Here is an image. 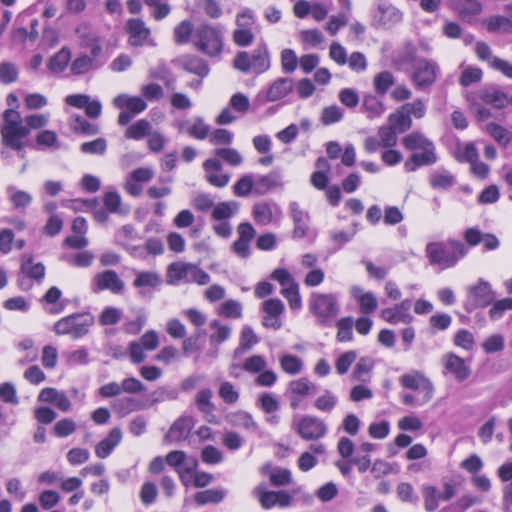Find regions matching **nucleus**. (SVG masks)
I'll return each mask as SVG.
<instances>
[{
    "label": "nucleus",
    "instance_id": "1",
    "mask_svg": "<svg viewBox=\"0 0 512 512\" xmlns=\"http://www.w3.org/2000/svg\"><path fill=\"white\" fill-rule=\"evenodd\" d=\"M48 122V114H31L22 119L20 113L15 109H6L3 112V122L0 125L1 144L10 147L21 158H24V139L31 130L41 129Z\"/></svg>",
    "mask_w": 512,
    "mask_h": 512
},
{
    "label": "nucleus",
    "instance_id": "2",
    "mask_svg": "<svg viewBox=\"0 0 512 512\" xmlns=\"http://www.w3.org/2000/svg\"><path fill=\"white\" fill-rule=\"evenodd\" d=\"M465 243L454 238L445 241L429 242L425 247V255L429 263L440 270L452 268L468 254Z\"/></svg>",
    "mask_w": 512,
    "mask_h": 512
},
{
    "label": "nucleus",
    "instance_id": "3",
    "mask_svg": "<svg viewBox=\"0 0 512 512\" xmlns=\"http://www.w3.org/2000/svg\"><path fill=\"white\" fill-rule=\"evenodd\" d=\"M270 64V54L265 44L259 45L251 54L241 51L233 60L235 69L256 75L266 72L270 68Z\"/></svg>",
    "mask_w": 512,
    "mask_h": 512
},
{
    "label": "nucleus",
    "instance_id": "4",
    "mask_svg": "<svg viewBox=\"0 0 512 512\" xmlns=\"http://www.w3.org/2000/svg\"><path fill=\"white\" fill-rule=\"evenodd\" d=\"M309 308L316 317L317 322L321 325L332 321L340 311L338 299L331 293H312L309 300Z\"/></svg>",
    "mask_w": 512,
    "mask_h": 512
},
{
    "label": "nucleus",
    "instance_id": "5",
    "mask_svg": "<svg viewBox=\"0 0 512 512\" xmlns=\"http://www.w3.org/2000/svg\"><path fill=\"white\" fill-rule=\"evenodd\" d=\"M168 278L171 283L194 282L199 285H206L210 282V276L198 265L183 261L173 262L168 266Z\"/></svg>",
    "mask_w": 512,
    "mask_h": 512
},
{
    "label": "nucleus",
    "instance_id": "6",
    "mask_svg": "<svg viewBox=\"0 0 512 512\" xmlns=\"http://www.w3.org/2000/svg\"><path fill=\"white\" fill-rule=\"evenodd\" d=\"M496 298L491 284L480 278L476 284L467 288V297L463 303L466 312L471 313L478 308L490 306Z\"/></svg>",
    "mask_w": 512,
    "mask_h": 512
},
{
    "label": "nucleus",
    "instance_id": "7",
    "mask_svg": "<svg viewBox=\"0 0 512 512\" xmlns=\"http://www.w3.org/2000/svg\"><path fill=\"white\" fill-rule=\"evenodd\" d=\"M94 323V318L89 313L73 314L57 321L54 331L57 335H71L78 339L89 332Z\"/></svg>",
    "mask_w": 512,
    "mask_h": 512
},
{
    "label": "nucleus",
    "instance_id": "8",
    "mask_svg": "<svg viewBox=\"0 0 512 512\" xmlns=\"http://www.w3.org/2000/svg\"><path fill=\"white\" fill-rule=\"evenodd\" d=\"M194 45L198 50L210 57L218 56L223 47L221 33L210 25H200L194 33Z\"/></svg>",
    "mask_w": 512,
    "mask_h": 512
},
{
    "label": "nucleus",
    "instance_id": "9",
    "mask_svg": "<svg viewBox=\"0 0 512 512\" xmlns=\"http://www.w3.org/2000/svg\"><path fill=\"white\" fill-rule=\"evenodd\" d=\"M124 287V282L114 270H105L95 274L91 283V290L94 293L109 290L114 294H120Z\"/></svg>",
    "mask_w": 512,
    "mask_h": 512
},
{
    "label": "nucleus",
    "instance_id": "10",
    "mask_svg": "<svg viewBox=\"0 0 512 512\" xmlns=\"http://www.w3.org/2000/svg\"><path fill=\"white\" fill-rule=\"evenodd\" d=\"M125 31L129 35L128 43L133 47L153 45L150 39L151 31L140 18H132L126 22Z\"/></svg>",
    "mask_w": 512,
    "mask_h": 512
},
{
    "label": "nucleus",
    "instance_id": "11",
    "mask_svg": "<svg viewBox=\"0 0 512 512\" xmlns=\"http://www.w3.org/2000/svg\"><path fill=\"white\" fill-rule=\"evenodd\" d=\"M297 433L305 440H317L327 432L323 420L314 416H304L297 424Z\"/></svg>",
    "mask_w": 512,
    "mask_h": 512
},
{
    "label": "nucleus",
    "instance_id": "12",
    "mask_svg": "<svg viewBox=\"0 0 512 512\" xmlns=\"http://www.w3.org/2000/svg\"><path fill=\"white\" fill-rule=\"evenodd\" d=\"M440 75L439 65L430 59H418V90L429 91Z\"/></svg>",
    "mask_w": 512,
    "mask_h": 512
},
{
    "label": "nucleus",
    "instance_id": "13",
    "mask_svg": "<svg viewBox=\"0 0 512 512\" xmlns=\"http://www.w3.org/2000/svg\"><path fill=\"white\" fill-rule=\"evenodd\" d=\"M294 87V82L291 78H278L275 80L265 92L264 95L259 93L256 99L260 103L275 102L286 97Z\"/></svg>",
    "mask_w": 512,
    "mask_h": 512
},
{
    "label": "nucleus",
    "instance_id": "14",
    "mask_svg": "<svg viewBox=\"0 0 512 512\" xmlns=\"http://www.w3.org/2000/svg\"><path fill=\"white\" fill-rule=\"evenodd\" d=\"M414 110L413 104L403 105L395 113L390 114L388 118L389 125L393 127L397 133L405 132L412 125L411 115L414 114Z\"/></svg>",
    "mask_w": 512,
    "mask_h": 512
},
{
    "label": "nucleus",
    "instance_id": "15",
    "mask_svg": "<svg viewBox=\"0 0 512 512\" xmlns=\"http://www.w3.org/2000/svg\"><path fill=\"white\" fill-rule=\"evenodd\" d=\"M194 426V419L191 416H182L178 418L170 427L165 436L168 442L177 443L185 440Z\"/></svg>",
    "mask_w": 512,
    "mask_h": 512
},
{
    "label": "nucleus",
    "instance_id": "16",
    "mask_svg": "<svg viewBox=\"0 0 512 512\" xmlns=\"http://www.w3.org/2000/svg\"><path fill=\"white\" fill-rule=\"evenodd\" d=\"M252 213L254 220L259 225H269L275 219L279 218L281 212L276 205L262 201L253 205Z\"/></svg>",
    "mask_w": 512,
    "mask_h": 512
},
{
    "label": "nucleus",
    "instance_id": "17",
    "mask_svg": "<svg viewBox=\"0 0 512 512\" xmlns=\"http://www.w3.org/2000/svg\"><path fill=\"white\" fill-rule=\"evenodd\" d=\"M452 10L458 13L459 17L467 22L482 12V5L478 0H449Z\"/></svg>",
    "mask_w": 512,
    "mask_h": 512
},
{
    "label": "nucleus",
    "instance_id": "18",
    "mask_svg": "<svg viewBox=\"0 0 512 512\" xmlns=\"http://www.w3.org/2000/svg\"><path fill=\"white\" fill-rule=\"evenodd\" d=\"M444 367L458 382L466 380L471 374V369L465 361L454 353L445 356Z\"/></svg>",
    "mask_w": 512,
    "mask_h": 512
},
{
    "label": "nucleus",
    "instance_id": "19",
    "mask_svg": "<svg viewBox=\"0 0 512 512\" xmlns=\"http://www.w3.org/2000/svg\"><path fill=\"white\" fill-rule=\"evenodd\" d=\"M255 179V195L261 196L269 193L273 189L281 187L282 176L279 171H271L266 175H258Z\"/></svg>",
    "mask_w": 512,
    "mask_h": 512
},
{
    "label": "nucleus",
    "instance_id": "20",
    "mask_svg": "<svg viewBox=\"0 0 512 512\" xmlns=\"http://www.w3.org/2000/svg\"><path fill=\"white\" fill-rule=\"evenodd\" d=\"M182 69L188 73L205 78L209 74L208 63L197 55H184L178 59Z\"/></svg>",
    "mask_w": 512,
    "mask_h": 512
},
{
    "label": "nucleus",
    "instance_id": "21",
    "mask_svg": "<svg viewBox=\"0 0 512 512\" xmlns=\"http://www.w3.org/2000/svg\"><path fill=\"white\" fill-rule=\"evenodd\" d=\"M437 159L432 141L418 133V167L433 165L437 162Z\"/></svg>",
    "mask_w": 512,
    "mask_h": 512
},
{
    "label": "nucleus",
    "instance_id": "22",
    "mask_svg": "<svg viewBox=\"0 0 512 512\" xmlns=\"http://www.w3.org/2000/svg\"><path fill=\"white\" fill-rule=\"evenodd\" d=\"M508 95L496 87H486L479 91V99L495 109H503L508 104Z\"/></svg>",
    "mask_w": 512,
    "mask_h": 512
},
{
    "label": "nucleus",
    "instance_id": "23",
    "mask_svg": "<svg viewBox=\"0 0 512 512\" xmlns=\"http://www.w3.org/2000/svg\"><path fill=\"white\" fill-rule=\"evenodd\" d=\"M289 210L294 222L293 236L295 238L305 237L308 231V214L300 209L297 202L290 203Z\"/></svg>",
    "mask_w": 512,
    "mask_h": 512
},
{
    "label": "nucleus",
    "instance_id": "24",
    "mask_svg": "<svg viewBox=\"0 0 512 512\" xmlns=\"http://www.w3.org/2000/svg\"><path fill=\"white\" fill-rule=\"evenodd\" d=\"M122 439V431L120 428L116 427L113 428L107 437H105L103 440H101L96 448L95 453L96 455L101 458H107L111 452L114 450V448L121 442Z\"/></svg>",
    "mask_w": 512,
    "mask_h": 512
},
{
    "label": "nucleus",
    "instance_id": "25",
    "mask_svg": "<svg viewBox=\"0 0 512 512\" xmlns=\"http://www.w3.org/2000/svg\"><path fill=\"white\" fill-rule=\"evenodd\" d=\"M113 103L117 108H125L134 115L141 113L147 108V104L143 98L138 96H129L126 94L117 96Z\"/></svg>",
    "mask_w": 512,
    "mask_h": 512
},
{
    "label": "nucleus",
    "instance_id": "26",
    "mask_svg": "<svg viewBox=\"0 0 512 512\" xmlns=\"http://www.w3.org/2000/svg\"><path fill=\"white\" fill-rule=\"evenodd\" d=\"M21 273L40 282L44 278L45 267L40 262L34 263L32 256L24 255L21 258Z\"/></svg>",
    "mask_w": 512,
    "mask_h": 512
},
{
    "label": "nucleus",
    "instance_id": "27",
    "mask_svg": "<svg viewBox=\"0 0 512 512\" xmlns=\"http://www.w3.org/2000/svg\"><path fill=\"white\" fill-rule=\"evenodd\" d=\"M402 14L401 12L393 7V6H383L380 5L378 7L377 13L374 16L375 21L383 26H390L394 23H397L401 20Z\"/></svg>",
    "mask_w": 512,
    "mask_h": 512
},
{
    "label": "nucleus",
    "instance_id": "28",
    "mask_svg": "<svg viewBox=\"0 0 512 512\" xmlns=\"http://www.w3.org/2000/svg\"><path fill=\"white\" fill-rule=\"evenodd\" d=\"M239 210V204L235 201L220 202L215 204L211 217L215 221H227Z\"/></svg>",
    "mask_w": 512,
    "mask_h": 512
},
{
    "label": "nucleus",
    "instance_id": "29",
    "mask_svg": "<svg viewBox=\"0 0 512 512\" xmlns=\"http://www.w3.org/2000/svg\"><path fill=\"white\" fill-rule=\"evenodd\" d=\"M69 126L75 133L87 136H93L99 132L98 125L88 122L80 115H72L69 119Z\"/></svg>",
    "mask_w": 512,
    "mask_h": 512
},
{
    "label": "nucleus",
    "instance_id": "30",
    "mask_svg": "<svg viewBox=\"0 0 512 512\" xmlns=\"http://www.w3.org/2000/svg\"><path fill=\"white\" fill-rule=\"evenodd\" d=\"M227 492L224 489H207L197 492L194 500L197 505L203 506L208 503H220L226 496Z\"/></svg>",
    "mask_w": 512,
    "mask_h": 512
},
{
    "label": "nucleus",
    "instance_id": "31",
    "mask_svg": "<svg viewBox=\"0 0 512 512\" xmlns=\"http://www.w3.org/2000/svg\"><path fill=\"white\" fill-rule=\"evenodd\" d=\"M151 130V123L146 119H140L126 129L125 137L128 139L140 140L145 136H148Z\"/></svg>",
    "mask_w": 512,
    "mask_h": 512
},
{
    "label": "nucleus",
    "instance_id": "32",
    "mask_svg": "<svg viewBox=\"0 0 512 512\" xmlns=\"http://www.w3.org/2000/svg\"><path fill=\"white\" fill-rule=\"evenodd\" d=\"M362 109L367 113L369 118L379 117L385 111L383 102L374 95L364 96Z\"/></svg>",
    "mask_w": 512,
    "mask_h": 512
},
{
    "label": "nucleus",
    "instance_id": "33",
    "mask_svg": "<svg viewBox=\"0 0 512 512\" xmlns=\"http://www.w3.org/2000/svg\"><path fill=\"white\" fill-rule=\"evenodd\" d=\"M7 191L15 209L24 211L32 202V196L24 190H17L13 186H9Z\"/></svg>",
    "mask_w": 512,
    "mask_h": 512
},
{
    "label": "nucleus",
    "instance_id": "34",
    "mask_svg": "<svg viewBox=\"0 0 512 512\" xmlns=\"http://www.w3.org/2000/svg\"><path fill=\"white\" fill-rule=\"evenodd\" d=\"M455 184V177L447 170L435 171L430 176V185L437 189H448Z\"/></svg>",
    "mask_w": 512,
    "mask_h": 512
},
{
    "label": "nucleus",
    "instance_id": "35",
    "mask_svg": "<svg viewBox=\"0 0 512 512\" xmlns=\"http://www.w3.org/2000/svg\"><path fill=\"white\" fill-rule=\"evenodd\" d=\"M233 192L238 197L255 194V179L252 174L243 175L233 186Z\"/></svg>",
    "mask_w": 512,
    "mask_h": 512
},
{
    "label": "nucleus",
    "instance_id": "36",
    "mask_svg": "<svg viewBox=\"0 0 512 512\" xmlns=\"http://www.w3.org/2000/svg\"><path fill=\"white\" fill-rule=\"evenodd\" d=\"M213 392L210 388H204L198 391L195 397V403L198 410L204 414H212L215 410V405L212 403L211 398Z\"/></svg>",
    "mask_w": 512,
    "mask_h": 512
},
{
    "label": "nucleus",
    "instance_id": "37",
    "mask_svg": "<svg viewBox=\"0 0 512 512\" xmlns=\"http://www.w3.org/2000/svg\"><path fill=\"white\" fill-rule=\"evenodd\" d=\"M162 280L158 273L152 271L139 272L134 279L133 285L136 288L150 287L155 288L161 284Z\"/></svg>",
    "mask_w": 512,
    "mask_h": 512
},
{
    "label": "nucleus",
    "instance_id": "38",
    "mask_svg": "<svg viewBox=\"0 0 512 512\" xmlns=\"http://www.w3.org/2000/svg\"><path fill=\"white\" fill-rule=\"evenodd\" d=\"M70 58V51L66 48H62L49 59L48 68L54 73H60L66 68Z\"/></svg>",
    "mask_w": 512,
    "mask_h": 512
},
{
    "label": "nucleus",
    "instance_id": "39",
    "mask_svg": "<svg viewBox=\"0 0 512 512\" xmlns=\"http://www.w3.org/2000/svg\"><path fill=\"white\" fill-rule=\"evenodd\" d=\"M103 203L109 213L125 214L126 210L122 208V199L116 191H109L104 194Z\"/></svg>",
    "mask_w": 512,
    "mask_h": 512
},
{
    "label": "nucleus",
    "instance_id": "40",
    "mask_svg": "<svg viewBox=\"0 0 512 512\" xmlns=\"http://www.w3.org/2000/svg\"><path fill=\"white\" fill-rule=\"evenodd\" d=\"M231 424L242 427L247 430H256L257 424L253 420L251 414L245 411H239L228 416Z\"/></svg>",
    "mask_w": 512,
    "mask_h": 512
},
{
    "label": "nucleus",
    "instance_id": "41",
    "mask_svg": "<svg viewBox=\"0 0 512 512\" xmlns=\"http://www.w3.org/2000/svg\"><path fill=\"white\" fill-rule=\"evenodd\" d=\"M393 84L394 77L389 71L380 72L373 80L374 89L380 95H385Z\"/></svg>",
    "mask_w": 512,
    "mask_h": 512
},
{
    "label": "nucleus",
    "instance_id": "42",
    "mask_svg": "<svg viewBox=\"0 0 512 512\" xmlns=\"http://www.w3.org/2000/svg\"><path fill=\"white\" fill-rule=\"evenodd\" d=\"M486 131L500 144L507 145L511 141V133L497 123H488L486 125Z\"/></svg>",
    "mask_w": 512,
    "mask_h": 512
},
{
    "label": "nucleus",
    "instance_id": "43",
    "mask_svg": "<svg viewBox=\"0 0 512 512\" xmlns=\"http://www.w3.org/2000/svg\"><path fill=\"white\" fill-rule=\"evenodd\" d=\"M210 326L215 329V332L210 335L212 345L221 344L230 337L231 328L229 326L222 325L218 320L212 321Z\"/></svg>",
    "mask_w": 512,
    "mask_h": 512
},
{
    "label": "nucleus",
    "instance_id": "44",
    "mask_svg": "<svg viewBox=\"0 0 512 512\" xmlns=\"http://www.w3.org/2000/svg\"><path fill=\"white\" fill-rule=\"evenodd\" d=\"M281 294L287 299L292 310H298L301 308L302 300L299 293L298 283L282 288Z\"/></svg>",
    "mask_w": 512,
    "mask_h": 512
},
{
    "label": "nucleus",
    "instance_id": "45",
    "mask_svg": "<svg viewBox=\"0 0 512 512\" xmlns=\"http://www.w3.org/2000/svg\"><path fill=\"white\" fill-rule=\"evenodd\" d=\"M343 115V110L339 106L331 105L322 110L320 119L323 125L328 126L341 121Z\"/></svg>",
    "mask_w": 512,
    "mask_h": 512
},
{
    "label": "nucleus",
    "instance_id": "46",
    "mask_svg": "<svg viewBox=\"0 0 512 512\" xmlns=\"http://www.w3.org/2000/svg\"><path fill=\"white\" fill-rule=\"evenodd\" d=\"M354 321L352 317H344L340 319L337 323V339L340 342H347L352 340L353 338V329Z\"/></svg>",
    "mask_w": 512,
    "mask_h": 512
},
{
    "label": "nucleus",
    "instance_id": "47",
    "mask_svg": "<svg viewBox=\"0 0 512 512\" xmlns=\"http://www.w3.org/2000/svg\"><path fill=\"white\" fill-rule=\"evenodd\" d=\"M107 149V141L104 138H97L92 141L84 142L80 146V150L84 154L103 155Z\"/></svg>",
    "mask_w": 512,
    "mask_h": 512
},
{
    "label": "nucleus",
    "instance_id": "48",
    "mask_svg": "<svg viewBox=\"0 0 512 512\" xmlns=\"http://www.w3.org/2000/svg\"><path fill=\"white\" fill-rule=\"evenodd\" d=\"M315 386L306 378H300L291 381L289 384L290 392L296 397H304L314 390Z\"/></svg>",
    "mask_w": 512,
    "mask_h": 512
},
{
    "label": "nucleus",
    "instance_id": "49",
    "mask_svg": "<svg viewBox=\"0 0 512 512\" xmlns=\"http://www.w3.org/2000/svg\"><path fill=\"white\" fill-rule=\"evenodd\" d=\"M486 29L488 32L494 33L503 29L504 31H508L512 28V21L507 17L496 15L491 16L485 21Z\"/></svg>",
    "mask_w": 512,
    "mask_h": 512
},
{
    "label": "nucleus",
    "instance_id": "50",
    "mask_svg": "<svg viewBox=\"0 0 512 512\" xmlns=\"http://www.w3.org/2000/svg\"><path fill=\"white\" fill-rule=\"evenodd\" d=\"M418 404L428 402L433 396V385L423 375L418 373Z\"/></svg>",
    "mask_w": 512,
    "mask_h": 512
},
{
    "label": "nucleus",
    "instance_id": "51",
    "mask_svg": "<svg viewBox=\"0 0 512 512\" xmlns=\"http://www.w3.org/2000/svg\"><path fill=\"white\" fill-rule=\"evenodd\" d=\"M218 394L226 404H234L239 400V392L235 389L234 385L228 381L221 383Z\"/></svg>",
    "mask_w": 512,
    "mask_h": 512
},
{
    "label": "nucleus",
    "instance_id": "52",
    "mask_svg": "<svg viewBox=\"0 0 512 512\" xmlns=\"http://www.w3.org/2000/svg\"><path fill=\"white\" fill-rule=\"evenodd\" d=\"M145 4L152 7L151 16L155 20H162L167 17L171 11V7L168 3L162 2L161 0H145Z\"/></svg>",
    "mask_w": 512,
    "mask_h": 512
},
{
    "label": "nucleus",
    "instance_id": "53",
    "mask_svg": "<svg viewBox=\"0 0 512 512\" xmlns=\"http://www.w3.org/2000/svg\"><path fill=\"white\" fill-rule=\"evenodd\" d=\"M280 366L288 374H297L302 370V361L294 355H284L280 359Z\"/></svg>",
    "mask_w": 512,
    "mask_h": 512
},
{
    "label": "nucleus",
    "instance_id": "54",
    "mask_svg": "<svg viewBox=\"0 0 512 512\" xmlns=\"http://www.w3.org/2000/svg\"><path fill=\"white\" fill-rule=\"evenodd\" d=\"M193 26L188 20L180 22L174 29V39L178 44H184L189 41L192 34Z\"/></svg>",
    "mask_w": 512,
    "mask_h": 512
},
{
    "label": "nucleus",
    "instance_id": "55",
    "mask_svg": "<svg viewBox=\"0 0 512 512\" xmlns=\"http://www.w3.org/2000/svg\"><path fill=\"white\" fill-rule=\"evenodd\" d=\"M18 79V69L11 62L0 63V82L10 84Z\"/></svg>",
    "mask_w": 512,
    "mask_h": 512
},
{
    "label": "nucleus",
    "instance_id": "56",
    "mask_svg": "<svg viewBox=\"0 0 512 512\" xmlns=\"http://www.w3.org/2000/svg\"><path fill=\"white\" fill-rule=\"evenodd\" d=\"M492 307L489 310V317L492 320L500 319L506 310H512V298H504L497 300L491 304Z\"/></svg>",
    "mask_w": 512,
    "mask_h": 512
},
{
    "label": "nucleus",
    "instance_id": "57",
    "mask_svg": "<svg viewBox=\"0 0 512 512\" xmlns=\"http://www.w3.org/2000/svg\"><path fill=\"white\" fill-rule=\"evenodd\" d=\"M372 367L373 363L369 358H361L354 368L353 378L355 380L365 382L368 379Z\"/></svg>",
    "mask_w": 512,
    "mask_h": 512
},
{
    "label": "nucleus",
    "instance_id": "58",
    "mask_svg": "<svg viewBox=\"0 0 512 512\" xmlns=\"http://www.w3.org/2000/svg\"><path fill=\"white\" fill-rule=\"evenodd\" d=\"M338 402L337 397L330 391H326L323 395L315 400V407L323 412H331Z\"/></svg>",
    "mask_w": 512,
    "mask_h": 512
},
{
    "label": "nucleus",
    "instance_id": "59",
    "mask_svg": "<svg viewBox=\"0 0 512 512\" xmlns=\"http://www.w3.org/2000/svg\"><path fill=\"white\" fill-rule=\"evenodd\" d=\"M219 313L227 318H240L242 315V306L236 300H227L219 308Z\"/></svg>",
    "mask_w": 512,
    "mask_h": 512
},
{
    "label": "nucleus",
    "instance_id": "60",
    "mask_svg": "<svg viewBox=\"0 0 512 512\" xmlns=\"http://www.w3.org/2000/svg\"><path fill=\"white\" fill-rule=\"evenodd\" d=\"M397 132L389 124L381 126L378 130V136L382 146L391 148L397 143Z\"/></svg>",
    "mask_w": 512,
    "mask_h": 512
},
{
    "label": "nucleus",
    "instance_id": "61",
    "mask_svg": "<svg viewBox=\"0 0 512 512\" xmlns=\"http://www.w3.org/2000/svg\"><path fill=\"white\" fill-rule=\"evenodd\" d=\"M215 154L232 166H238L243 162L241 154L233 148H220Z\"/></svg>",
    "mask_w": 512,
    "mask_h": 512
},
{
    "label": "nucleus",
    "instance_id": "62",
    "mask_svg": "<svg viewBox=\"0 0 512 512\" xmlns=\"http://www.w3.org/2000/svg\"><path fill=\"white\" fill-rule=\"evenodd\" d=\"M284 304L280 299H268L262 303V310L265 314L280 318L284 312Z\"/></svg>",
    "mask_w": 512,
    "mask_h": 512
},
{
    "label": "nucleus",
    "instance_id": "63",
    "mask_svg": "<svg viewBox=\"0 0 512 512\" xmlns=\"http://www.w3.org/2000/svg\"><path fill=\"white\" fill-rule=\"evenodd\" d=\"M482 348L488 354L500 352L504 349V337L501 334H493L483 342Z\"/></svg>",
    "mask_w": 512,
    "mask_h": 512
},
{
    "label": "nucleus",
    "instance_id": "64",
    "mask_svg": "<svg viewBox=\"0 0 512 512\" xmlns=\"http://www.w3.org/2000/svg\"><path fill=\"white\" fill-rule=\"evenodd\" d=\"M94 59L87 55L77 57L71 64L73 74L80 75L88 72L93 67Z\"/></svg>",
    "mask_w": 512,
    "mask_h": 512
}]
</instances>
